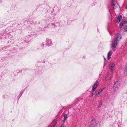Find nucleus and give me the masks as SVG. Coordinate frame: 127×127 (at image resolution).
I'll return each instance as SVG.
<instances>
[{
  "label": "nucleus",
  "mask_w": 127,
  "mask_h": 127,
  "mask_svg": "<svg viewBox=\"0 0 127 127\" xmlns=\"http://www.w3.org/2000/svg\"><path fill=\"white\" fill-rule=\"evenodd\" d=\"M122 38L121 35L119 33H117L114 37L113 40L111 44V47L113 48V50L115 51L118 43L119 42L120 40Z\"/></svg>",
  "instance_id": "f257e3e1"
},
{
  "label": "nucleus",
  "mask_w": 127,
  "mask_h": 127,
  "mask_svg": "<svg viewBox=\"0 0 127 127\" xmlns=\"http://www.w3.org/2000/svg\"><path fill=\"white\" fill-rule=\"evenodd\" d=\"M123 26H124V30L127 31V21H124L120 23L119 26L120 28H121Z\"/></svg>",
  "instance_id": "f03ea898"
},
{
  "label": "nucleus",
  "mask_w": 127,
  "mask_h": 127,
  "mask_svg": "<svg viewBox=\"0 0 127 127\" xmlns=\"http://www.w3.org/2000/svg\"><path fill=\"white\" fill-rule=\"evenodd\" d=\"M115 64L114 63L111 62L109 65V68L111 72H113L114 70Z\"/></svg>",
  "instance_id": "7ed1b4c3"
},
{
  "label": "nucleus",
  "mask_w": 127,
  "mask_h": 127,
  "mask_svg": "<svg viewBox=\"0 0 127 127\" xmlns=\"http://www.w3.org/2000/svg\"><path fill=\"white\" fill-rule=\"evenodd\" d=\"M119 84L120 83L118 81H116L114 83L113 87V89H114V91L118 90L119 86Z\"/></svg>",
  "instance_id": "20e7f679"
},
{
  "label": "nucleus",
  "mask_w": 127,
  "mask_h": 127,
  "mask_svg": "<svg viewBox=\"0 0 127 127\" xmlns=\"http://www.w3.org/2000/svg\"><path fill=\"white\" fill-rule=\"evenodd\" d=\"M37 35L38 34L37 33H32L28 35L27 36V37L28 38H30L31 39H32L36 37Z\"/></svg>",
  "instance_id": "39448f33"
},
{
  "label": "nucleus",
  "mask_w": 127,
  "mask_h": 127,
  "mask_svg": "<svg viewBox=\"0 0 127 127\" xmlns=\"http://www.w3.org/2000/svg\"><path fill=\"white\" fill-rule=\"evenodd\" d=\"M104 89H102L95 92V95L96 96H99L101 95V93Z\"/></svg>",
  "instance_id": "423d86ee"
},
{
  "label": "nucleus",
  "mask_w": 127,
  "mask_h": 127,
  "mask_svg": "<svg viewBox=\"0 0 127 127\" xmlns=\"http://www.w3.org/2000/svg\"><path fill=\"white\" fill-rule=\"evenodd\" d=\"M46 44L47 46H51L53 44L51 40L49 38H46Z\"/></svg>",
  "instance_id": "0eeeda50"
},
{
  "label": "nucleus",
  "mask_w": 127,
  "mask_h": 127,
  "mask_svg": "<svg viewBox=\"0 0 127 127\" xmlns=\"http://www.w3.org/2000/svg\"><path fill=\"white\" fill-rule=\"evenodd\" d=\"M117 5H118V4L116 1L114 0H112L111 6L113 7L114 9L116 8V7L117 6Z\"/></svg>",
  "instance_id": "6e6552de"
},
{
  "label": "nucleus",
  "mask_w": 127,
  "mask_h": 127,
  "mask_svg": "<svg viewBox=\"0 0 127 127\" xmlns=\"http://www.w3.org/2000/svg\"><path fill=\"white\" fill-rule=\"evenodd\" d=\"M99 82L97 81L95 82L93 86L92 91L93 92H94L95 91V90Z\"/></svg>",
  "instance_id": "1a4fd4ad"
},
{
  "label": "nucleus",
  "mask_w": 127,
  "mask_h": 127,
  "mask_svg": "<svg viewBox=\"0 0 127 127\" xmlns=\"http://www.w3.org/2000/svg\"><path fill=\"white\" fill-rule=\"evenodd\" d=\"M90 123L94 127L96 126V119L95 118L92 119Z\"/></svg>",
  "instance_id": "9d476101"
},
{
  "label": "nucleus",
  "mask_w": 127,
  "mask_h": 127,
  "mask_svg": "<svg viewBox=\"0 0 127 127\" xmlns=\"http://www.w3.org/2000/svg\"><path fill=\"white\" fill-rule=\"evenodd\" d=\"M44 42H43L40 43L39 45V46L38 48V49L39 50H41L44 48Z\"/></svg>",
  "instance_id": "9b49d317"
},
{
  "label": "nucleus",
  "mask_w": 127,
  "mask_h": 127,
  "mask_svg": "<svg viewBox=\"0 0 127 127\" xmlns=\"http://www.w3.org/2000/svg\"><path fill=\"white\" fill-rule=\"evenodd\" d=\"M113 52L112 51H110L107 54V59L108 60H109L111 58V56Z\"/></svg>",
  "instance_id": "f8f14e48"
},
{
  "label": "nucleus",
  "mask_w": 127,
  "mask_h": 127,
  "mask_svg": "<svg viewBox=\"0 0 127 127\" xmlns=\"http://www.w3.org/2000/svg\"><path fill=\"white\" fill-rule=\"evenodd\" d=\"M122 16L121 15L119 16L116 20V22L119 23L122 19Z\"/></svg>",
  "instance_id": "ddd939ff"
},
{
  "label": "nucleus",
  "mask_w": 127,
  "mask_h": 127,
  "mask_svg": "<svg viewBox=\"0 0 127 127\" xmlns=\"http://www.w3.org/2000/svg\"><path fill=\"white\" fill-rule=\"evenodd\" d=\"M69 112L68 111L67 112V113L66 114H64V120L63 121V122L64 123L65 122V121L66 119L67 118V114Z\"/></svg>",
  "instance_id": "4468645a"
},
{
  "label": "nucleus",
  "mask_w": 127,
  "mask_h": 127,
  "mask_svg": "<svg viewBox=\"0 0 127 127\" xmlns=\"http://www.w3.org/2000/svg\"><path fill=\"white\" fill-rule=\"evenodd\" d=\"M57 123V122L55 120L53 122L52 124L49 126V127L51 126L52 125H53V127H55L56 125V124Z\"/></svg>",
  "instance_id": "2eb2a0df"
},
{
  "label": "nucleus",
  "mask_w": 127,
  "mask_h": 127,
  "mask_svg": "<svg viewBox=\"0 0 127 127\" xmlns=\"http://www.w3.org/2000/svg\"><path fill=\"white\" fill-rule=\"evenodd\" d=\"M24 90H22L21 91L20 93L17 96V97L18 98V100H19L20 96L22 95L23 93L24 92Z\"/></svg>",
  "instance_id": "dca6fc26"
},
{
  "label": "nucleus",
  "mask_w": 127,
  "mask_h": 127,
  "mask_svg": "<svg viewBox=\"0 0 127 127\" xmlns=\"http://www.w3.org/2000/svg\"><path fill=\"white\" fill-rule=\"evenodd\" d=\"M102 101L101 100H100L99 101L98 105V108H100L102 106Z\"/></svg>",
  "instance_id": "f3484780"
},
{
  "label": "nucleus",
  "mask_w": 127,
  "mask_h": 127,
  "mask_svg": "<svg viewBox=\"0 0 127 127\" xmlns=\"http://www.w3.org/2000/svg\"><path fill=\"white\" fill-rule=\"evenodd\" d=\"M124 72L125 73H126V74H127V64L126 65V66L124 69Z\"/></svg>",
  "instance_id": "a211bd4d"
},
{
  "label": "nucleus",
  "mask_w": 127,
  "mask_h": 127,
  "mask_svg": "<svg viewBox=\"0 0 127 127\" xmlns=\"http://www.w3.org/2000/svg\"><path fill=\"white\" fill-rule=\"evenodd\" d=\"M24 40V39H23L22 40H21V42H22V43H24V42H27V41L26 40Z\"/></svg>",
  "instance_id": "6ab92c4d"
},
{
  "label": "nucleus",
  "mask_w": 127,
  "mask_h": 127,
  "mask_svg": "<svg viewBox=\"0 0 127 127\" xmlns=\"http://www.w3.org/2000/svg\"><path fill=\"white\" fill-rule=\"evenodd\" d=\"M113 78V76H110V77L109 78V80L110 81H111V80L112 79V78Z\"/></svg>",
  "instance_id": "aec40b11"
},
{
  "label": "nucleus",
  "mask_w": 127,
  "mask_h": 127,
  "mask_svg": "<svg viewBox=\"0 0 127 127\" xmlns=\"http://www.w3.org/2000/svg\"><path fill=\"white\" fill-rule=\"evenodd\" d=\"M117 122V124L118 125V126H119L121 125V122L119 121Z\"/></svg>",
  "instance_id": "412c9836"
},
{
  "label": "nucleus",
  "mask_w": 127,
  "mask_h": 127,
  "mask_svg": "<svg viewBox=\"0 0 127 127\" xmlns=\"http://www.w3.org/2000/svg\"><path fill=\"white\" fill-rule=\"evenodd\" d=\"M50 25L51 26H53L54 27H55L56 26V25L54 24L53 23H51V24H50Z\"/></svg>",
  "instance_id": "4be33fe9"
},
{
  "label": "nucleus",
  "mask_w": 127,
  "mask_h": 127,
  "mask_svg": "<svg viewBox=\"0 0 127 127\" xmlns=\"http://www.w3.org/2000/svg\"><path fill=\"white\" fill-rule=\"evenodd\" d=\"M4 74H5L4 73L2 72L1 75L0 76L1 77L3 76H4Z\"/></svg>",
  "instance_id": "5701e85b"
},
{
  "label": "nucleus",
  "mask_w": 127,
  "mask_h": 127,
  "mask_svg": "<svg viewBox=\"0 0 127 127\" xmlns=\"http://www.w3.org/2000/svg\"><path fill=\"white\" fill-rule=\"evenodd\" d=\"M60 127H64V125L63 124H62V125Z\"/></svg>",
  "instance_id": "b1692460"
},
{
  "label": "nucleus",
  "mask_w": 127,
  "mask_h": 127,
  "mask_svg": "<svg viewBox=\"0 0 127 127\" xmlns=\"http://www.w3.org/2000/svg\"><path fill=\"white\" fill-rule=\"evenodd\" d=\"M46 60L45 59H44V60L42 62V63H45V60Z\"/></svg>",
  "instance_id": "393cba45"
},
{
  "label": "nucleus",
  "mask_w": 127,
  "mask_h": 127,
  "mask_svg": "<svg viewBox=\"0 0 127 127\" xmlns=\"http://www.w3.org/2000/svg\"><path fill=\"white\" fill-rule=\"evenodd\" d=\"M106 64H105V62L104 61V66H105V65Z\"/></svg>",
  "instance_id": "a878e982"
},
{
  "label": "nucleus",
  "mask_w": 127,
  "mask_h": 127,
  "mask_svg": "<svg viewBox=\"0 0 127 127\" xmlns=\"http://www.w3.org/2000/svg\"><path fill=\"white\" fill-rule=\"evenodd\" d=\"M104 60L106 61V59L105 58H104Z\"/></svg>",
  "instance_id": "bb28decb"
},
{
  "label": "nucleus",
  "mask_w": 127,
  "mask_h": 127,
  "mask_svg": "<svg viewBox=\"0 0 127 127\" xmlns=\"http://www.w3.org/2000/svg\"><path fill=\"white\" fill-rule=\"evenodd\" d=\"M93 92H93V93H92V95H93Z\"/></svg>",
  "instance_id": "cd10ccee"
},
{
  "label": "nucleus",
  "mask_w": 127,
  "mask_h": 127,
  "mask_svg": "<svg viewBox=\"0 0 127 127\" xmlns=\"http://www.w3.org/2000/svg\"><path fill=\"white\" fill-rule=\"evenodd\" d=\"M126 8L127 9V6L126 7Z\"/></svg>",
  "instance_id": "c85d7f7f"
},
{
  "label": "nucleus",
  "mask_w": 127,
  "mask_h": 127,
  "mask_svg": "<svg viewBox=\"0 0 127 127\" xmlns=\"http://www.w3.org/2000/svg\"><path fill=\"white\" fill-rule=\"evenodd\" d=\"M4 96H5V95H3V97Z\"/></svg>",
  "instance_id": "c756f323"
},
{
  "label": "nucleus",
  "mask_w": 127,
  "mask_h": 127,
  "mask_svg": "<svg viewBox=\"0 0 127 127\" xmlns=\"http://www.w3.org/2000/svg\"><path fill=\"white\" fill-rule=\"evenodd\" d=\"M116 122H117L116 121V122H115V123Z\"/></svg>",
  "instance_id": "7c9ffc66"
}]
</instances>
